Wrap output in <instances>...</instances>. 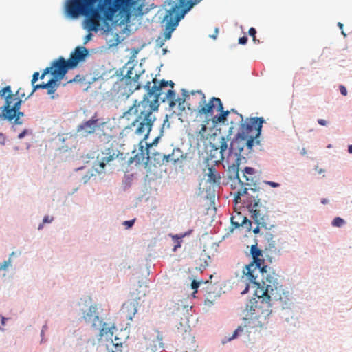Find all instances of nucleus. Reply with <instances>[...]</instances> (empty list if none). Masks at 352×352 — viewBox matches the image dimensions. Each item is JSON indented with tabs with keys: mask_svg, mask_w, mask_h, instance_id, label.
<instances>
[{
	"mask_svg": "<svg viewBox=\"0 0 352 352\" xmlns=\"http://www.w3.org/2000/svg\"><path fill=\"white\" fill-rule=\"evenodd\" d=\"M256 298L247 303L243 311L246 326L250 328H264L269 323L272 313V305L282 309H291L294 305L293 297L289 291L283 288L277 282L276 274L266 275L263 280L255 285Z\"/></svg>",
	"mask_w": 352,
	"mask_h": 352,
	"instance_id": "obj_1",
	"label": "nucleus"
},
{
	"mask_svg": "<svg viewBox=\"0 0 352 352\" xmlns=\"http://www.w3.org/2000/svg\"><path fill=\"white\" fill-rule=\"evenodd\" d=\"M168 82L164 80L159 81L156 78H153L151 82L148 81L144 86L146 94L142 100H135L133 105L124 114V117L128 120H130L131 116H135L131 122L132 130L143 140L147 139L151 131L155 120L153 113L158 110L160 100L162 102L167 100L170 109L175 111L177 106L175 93L172 89L167 88Z\"/></svg>",
	"mask_w": 352,
	"mask_h": 352,
	"instance_id": "obj_2",
	"label": "nucleus"
},
{
	"mask_svg": "<svg viewBox=\"0 0 352 352\" xmlns=\"http://www.w3.org/2000/svg\"><path fill=\"white\" fill-rule=\"evenodd\" d=\"M132 4L133 0H67L65 12L72 19L84 16L83 28L97 32L102 21H111L118 11L128 12Z\"/></svg>",
	"mask_w": 352,
	"mask_h": 352,
	"instance_id": "obj_3",
	"label": "nucleus"
},
{
	"mask_svg": "<svg viewBox=\"0 0 352 352\" xmlns=\"http://www.w3.org/2000/svg\"><path fill=\"white\" fill-rule=\"evenodd\" d=\"M253 261L249 265L245 266L243 273L246 278L254 285L258 283L257 278L258 274H261V280H263L266 275H273L274 272L267 271V266L265 265V261L263 258L262 251L257 247V245H252L250 250Z\"/></svg>",
	"mask_w": 352,
	"mask_h": 352,
	"instance_id": "obj_4",
	"label": "nucleus"
},
{
	"mask_svg": "<svg viewBox=\"0 0 352 352\" xmlns=\"http://www.w3.org/2000/svg\"><path fill=\"white\" fill-rule=\"evenodd\" d=\"M264 122L265 120L262 117L247 118L245 122L241 124L238 133L248 140L250 146L260 145L259 138Z\"/></svg>",
	"mask_w": 352,
	"mask_h": 352,
	"instance_id": "obj_5",
	"label": "nucleus"
},
{
	"mask_svg": "<svg viewBox=\"0 0 352 352\" xmlns=\"http://www.w3.org/2000/svg\"><path fill=\"white\" fill-rule=\"evenodd\" d=\"M22 100L15 94H9L6 98V104L0 106L1 113L0 120L12 121L14 120L16 124H21L20 118L24 116V113L20 111Z\"/></svg>",
	"mask_w": 352,
	"mask_h": 352,
	"instance_id": "obj_6",
	"label": "nucleus"
},
{
	"mask_svg": "<svg viewBox=\"0 0 352 352\" xmlns=\"http://www.w3.org/2000/svg\"><path fill=\"white\" fill-rule=\"evenodd\" d=\"M132 72L129 71L127 74L118 80L113 87V90L118 98H127L136 89L140 88L138 79L139 75L135 74L132 76Z\"/></svg>",
	"mask_w": 352,
	"mask_h": 352,
	"instance_id": "obj_7",
	"label": "nucleus"
},
{
	"mask_svg": "<svg viewBox=\"0 0 352 352\" xmlns=\"http://www.w3.org/2000/svg\"><path fill=\"white\" fill-rule=\"evenodd\" d=\"M183 98H177V107L180 114L182 111H185V102L188 103V109L190 111H198L201 104L204 102L206 98L205 94L201 91H192L190 94L185 90L183 91Z\"/></svg>",
	"mask_w": 352,
	"mask_h": 352,
	"instance_id": "obj_8",
	"label": "nucleus"
},
{
	"mask_svg": "<svg viewBox=\"0 0 352 352\" xmlns=\"http://www.w3.org/2000/svg\"><path fill=\"white\" fill-rule=\"evenodd\" d=\"M247 208L251 213V217L254 219L258 226L254 229L253 232L256 234L259 232V227H263L267 228L269 223H267L268 217L263 214L261 210L258 208L260 204V199L258 197L252 195L248 197L247 200Z\"/></svg>",
	"mask_w": 352,
	"mask_h": 352,
	"instance_id": "obj_9",
	"label": "nucleus"
},
{
	"mask_svg": "<svg viewBox=\"0 0 352 352\" xmlns=\"http://www.w3.org/2000/svg\"><path fill=\"white\" fill-rule=\"evenodd\" d=\"M170 8L167 10L166 14L164 16L166 21V28L164 32V40L166 41L170 38L172 32L177 26L179 21L186 14L179 8H175V6L169 1Z\"/></svg>",
	"mask_w": 352,
	"mask_h": 352,
	"instance_id": "obj_10",
	"label": "nucleus"
},
{
	"mask_svg": "<svg viewBox=\"0 0 352 352\" xmlns=\"http://www.w3.org/2000/svg\"><path fill=\"white\" fill-rule=\"evenodd\" d=\"M254 146V145L250 146L248 144V140L238 133L230 142L228 153L229 155L237 156V160H239L240 157H244V155L250 153L252 151Z\"/></svg>",
	"mask_w": 352,
	"mask_h": 352,
	"instance_id": "obj_11",
	"label": "nucleus"
},
{
	"mask_svg": "<svg viewBox=\"0 0 352 352\" xmlns=\"http://www.w3.org/2000/svg\"><path fill=\"white\" fill-rule=\"evenodd\" d=\"M100 120L95 114L92 118L82 124H79L77 127L76 131L79 136L86 138L90 135L94 134L96 131Z\"/></svg>",
	"mask_w": 352,
	"mask_h": 352,
	"instance_id": "obj_12",
	"label": "nucleus"
},
{
	"mask_svg": "<svg viewBox=\"0 0 352 352\" xmlns=\"http://www.w3.org/2000/svg\"><path fill=\"white\" fill-rule=\"evenodd\" d=\"M68 63L63 57H60L52 62L50 67H52L51 74L54 78L58 80H61L68 69H72Z\"/></svg>",
	"mask_w": 352,
	"mask_h": 352,
	"instance_id": "obj_13",
	"label": "nucleus"
},
{
	"mask_svg": "<svg viewBox=\"0 0 352 352\" xmlns=\"http://www.w3.org/2000/svg\"><path fill=\"white\" fill-rule=\"evenodd\" d=\"M96 133L100 142L104 144L109 143L114 138L112 127L109 122L99 121Z\"/></svg>",
	"mask_w": 352,
	"mask_h": 352,
	"instance_id": "obj_14",
	"label": "nucleus"
},
{
	"mask_svg": "<svg viewBox=\"0 0 352 352\" xmlns=\"http://www.w3.org/2000/svg\"><path fill=\"white\" fill-rule=\"evenodd\" d=\"M215 107H217V111H222L223 104L220 98L212 97L208 102H206L205 98L204 102L201 104L200 107L198 109L197 113L199 115L211 116Z\"/></svg>",
	"mask_w": 352,
	"mask_h": 352,
	"instance_id": "obj_15",
	"label": "nucleus"
},
{
	"mask_svg": "<svg viewBox=\"0 0 352 352\" xmlns=\"http://www.w3.org/2000/svg\"><path fill=\"white\" fill-rule=\"evenodd\" d=\"M82 318L86 323L91 324L92 327L96 329H99L102 325V320L98 316L96 305L90 306L87 311L84 312Z\"/></svg>",
	"mask_w": 352,
	"mask_h": 352,
	"instance_id": "obj_16",
	"label": "nucleus"
},
{
	"mask_svg": "<svg viewBox=\"0 0 352 352\" xmlns=\"http://www.w3.org/2000/svg\"><path fill=\"white\" fill-rule=\"evenodd\" d=\"M254 174L255 170L253 168L245 167L243 173L242 178H241L239 174V169L236 168V176L242 186H254Z\"/></svg>",
	"mask_w": 352,
	"mask_h": 352,
	"instance_id": "obj_17",
	"label": "nucleus"
},
{
	"mask_svg": "<svg viewBox=\"0 0 352 352\" xmlns=\"http://www.w3.org/2000/svg\"><path fill=\"white\" fill-rule=\"evenodd\" d=\"M88 54V50L85 47H77L73 52L71 53L69 58L67 60L71 68L76 67L78 64L82 61Z\"/></svg>",
	"mask_w": 352,
	"mask_h": 352,
	"instance_id": "obj_18",
	"label": "nucleus"
},
{
	"mask_svg": "<svg viewBox=\"0 0 352 352\" xmlns=\"http://www.w3.org/2000/svg\"><path fill=\"white\" fill-rule=\"evenodd\" d=\"M231 224L233 229L243 226L250 230L252 226L251 221L248 220L246 217L243 216L241 212H238L231 217Z\"/></svg>",
	"mask_w": 352,
	"mask_h": 352,
	"instance_id": "obj_19",
	"label": "nucleus"
},
{
	"mask_svg": "<svg viewBox=\"0 0 352 352\" xmlns=\"http://www.w3.org/2000/svg\"><path fill=\"white\" fill-rule=\"evenodd\" d=\"M107 152L104 153L105 155L102 157L101 161H100L98 164L100 168L98 169L96 168V170L98 173H102L105 166L110 162L114 160L117 157H118V155H116L113 149L109 148L107 150Z\"/></svg>",
	"mask_w": 352,
	"mask_h": 352,
	"instance_id": "obj_20",
	"label": "nucleus"
},
{
	"mask_svg": "<svg viewBox=\"0 0 352 352\" xmlns=\"http://www.w3.org/2000/svg\"><path fill=\"white\" fill-rule=\"evenodd\" d=\"M210 134L208 133V128L206 124H201V128L195 133V138L197 144H206Z\"/></svg>",
	"mask_w": 352,
	"mask_h": 352,
	"instance_id": "obj_21",
	"label": "nucleus"
},
{
	"mask_svg": "<svg viewBox=\"0 0 352 352\" xmlns=\"http://www.w3.org/2000/svg\"><path fill=\"white\" fill-rule=\"evenodd\" d=\"M183 155L180 149H173L171 154L164 155V160L166 162H172L175 164L179 161L180 158H182Z\"/></svg>",
	"mask_w": 352,
	"mask_h": 352,
	"instance_id": "obj_22",
	"label": "nucleus"
},
{
	"mask_svg": "<svg viewBox=\"0 0 352 352\" xmlns=\"http://www.w3.org/2000/svg\"><path fill=\"white\" fill-rule=\"evenodd\" d=\"M146 154V153L143 149V146H141L140 152L136 153L133 157H131L128 160V164H131L132 163L135 162L137 164H140L144 162V160L146 158L145 157Z\"/></svg>",
	"mask_w": 352,
	"mask_h": 352,
	"instance_id": "obj_23",
	"label": "nucleus"
},
{
	"mask_svg": "<svg viewBox=\"0 0 352 352\" xmlns=\"http://www.w3.org/2000/svg\"><path fill=\"white\" fill-rule=\"evenodd\" d=\"M208 176V181L214 184L219 183L221 180L220 175L216 171L214 167H209L208 171L206 173Z\"/></svg>",
	"mask_w": 352,
	"mask_h": 352,
	"instance_id": "obj_24",
	"label": "nucleus"
},
{
	"mask_svg": "<svg viewBox=\"0 0 352 352\" xmlns=\"http://www.w3.org/2000/svg\"><path fill=\"white\" fill-rule=\"evenodd\" d=\"M9 94H14L11 90L10 86H6L0 90V104L3 101L6 104V98Z\"/></svg>",
	"mask_w": 352,
	"mask_h": 352,
	"instance_id": "obj_25",
	"label": "nucleus"
},
{
	"mask_svg": "<svg viewBox=\"0 0 352 352\" xmlns=\"http://www.w3.org/2000/svg\"><path fill=\"white\" fill-rule=\"evenodd\" d=\"M58 80L55 78H52L46 84H50L49 87H46L45 89H47L48 94H52L56 90V87L58 84L56 83Z\"/></svg>",
	"mask_w": 352,
	"mask_h": 352,
	"instance_id": "obj_26",
	"label": "nucleus"
},
{
	"mask_svg": "<svg viewBox=\"0 0 352 352\" xmlns=\"http://www.w3.org/2000/svg\"><path fill=\"white\" fill-rule=\"evenodd\" d=\"M106 325L107 324L105 323H103L102 322V325L98 329H100V332H99V337H100V338L99 339H100L104 335H107L109 333L111 336L113 335V332L111 331V329L109 327H107Z\"/></svg>",
	"mask_w": 352,
	"mask_h": 352,
	"instance_id": "obj_27",
	"label": "nucleus"
},
{
	"mask_svg": "<svg viewBox=\"0 0 352 352\" xmlns=\"http://www.w3.org/2000/svg\"><path fill=\"white\" fill-rule=\"evenodd\" d=\"M219 143H220V144H219L220 153H221V155L223 156L224 153L228 148V140H226V138L225 137H221Z\"/></svg>",
	"mask_w": 352,
	"mask_h": 352,
	"instance_id": "obj_28",
	"label": "nucleus"
},
{
	"mask_svg": "<svg viewBox=\"0 0 352 352\" xmlns=\"http://www.w3.org/2000/svg\"><path fill=\"white\" fill-rule=\"evenodd\" d=\"M331 224L334 227H342L344 224V220L340 217H336Z\"/></svg>",
	"mask_w": 352,
	"mask_h": 352,
	"instance_id": "obj_29",
	"label": "nucleus"
},
{
	"mask_svg": "<svg viewBox=\"0 0 352 352\" xmlns=\"http://www.w3.org/2000/svg\"><path fill=\"white\" fill-rule=\"evenodd\" d=\"M213 122L214 123H221V122H225V121L226 120V118H224V116L222 115L221 113H220L219 116H215L214 118H213Z\"/></svg>",
	"mask_w": 352,
	"mask_h": 352,
	"instance_id": "obj_30",
	"label": "nucleus"
},
{
	"mask_svg": "<svg viewBox=\"0 0 352 352\" xmlns=\"http://www.w3.org/2000/svg\"><path fill=\"white\" fill-rule=\"evenodd\" d=\"M11 264V258H9L8 261L0 263V271L6 270Z\"/></svg>",
	"mask_w": 352,
	"mask_h": 352,
	"instance_id": "obj_31",
	"label": "nucleus"
},
{
	"mask_svg": "<svg viewBox=\"0 0 352 352\" xmlns=\"http://www.w3.org/2000/svg\"><path fill=\"white\" fill-rule=\"evenodd\" d=\"M243 331V328L241 326H239L237 329L234 331L233 335L230 337L228 340L236 338L238 335Z\"/></svg>",
	"mask_w": 352,
	"mask_h": 352,
	"instance_id": "obj_32",
	"label": "nucleus"
},
{
	"mask_svg": "<svg viewBox=\"0 0 352 352\" xmlns=\"http://www.w3.org/2000/svg\"><path fill=\"white\" fill-rule=\"evenodd\" d=\"M50 84H45V83H43V84H38V85H33V89H32V93L30 94V95H32L36 90L38 89H45L46 87H49Z\"/></svg>",
	"mask_w": 352,
	"mask_h": 352,
	"instance_id": "obj_33",
	"label": "nucleus"
},
{
	"mask_svg": "<svg viewBox=\"0 0 352 352\" xmlns=\"http://www.w3.org/2000/svg\"><path fill=\"white\" fill-rule=\"evenodd\" d=\"M248 32H249V34L252 37L253 41L255 42L256 41V29L254 28H250Z\"/></svg>",
	"mask_w": 352,
	"mask_h": 352,
	"instance_id": "obj_34",
	"label": "nucleus"
},
{
	"mask_svg": "<svg viewBox=\"0 0 352 352\" xmlns=\"http://www.w3.org/2000/svg\"><path fill=\"white\" fill-rule=\"evenodd\" d=\"M38 78H39V72H34V74L32 75V78L31 80V83L32 85H34L35 84V82L38 80Z\"/></svg>",
	"mask_w": 352,
	"mask_h": 352,
	"instance_id": "obj_35",
	"label": "nucleus"
},
{
	"mask_svg": "<svg viewBox=\"0 0 352 352\" xmlns=\"http://www.w3.org/2000/svg\"><path fill=\"white\" fill-rule=\"evenodd\" d=\"M51 70H52V67H46V68L43 70V73L41 74V76H39V78H40L41 79H43V78H45V76L47 74H49L50 72H51Z\"/></svg>",
	"mask_w": 352,
	"mask_h": 352,
	"instance_id": "obj_36",
	"label": "nucleus"
},
{
	"mask_svg": "<svg viewBox=\"0 0 352 352\" xmlns=\"http://www.w3.org/2000/svg\"><path fill=\"white\" fill-rule=\"evenodd\" d=\"M135 223V219L130 220V221H125L123 223V225L126 226V228H131Z\"/></svg>",
	"mask_w": 352,
	"mask_h": 352,
	"instance_id": "obj_37",
	"label": "nucleus"
},
{
	"mask_svg": "<svg viewBox=\"0 0 352 352\" xmlns=\"http://www.w3.org/2000/svg\"><path fill=\"white\" fill-rule=\"evenodd\" d=\"M248 188H246V187H244L243 188H241L239 192H238V197L239 196H243L244 195H249L248 192Z\"/></svg>",
	"mask_w": 352,
	"mask_h": 352,
	"instance_id": "obj_38",
	"label": "nucleus"
},
{
	"mask_svg": "<svg viewBox=\"0 0 352 352\" xmlns=\"http://www.w3.org/2000/svg\"><path fill=\"white\" fill-rule=\"evenodd\" d=\"M199 284H200V283H199V282H197V280H193L192 281V283H191V287H192V289H195V292H197V288L199 287Z\"/></svg>",
	"mask_w": 352,
	"mask_h": 352,
	"instance_id": "obj_39",
	"label": "nucleus"
},
{
	"mask_svg": "<svg viewBox=\"0 0 352 352\" xmlns=\"http://www.w3.org/2000/svg\"><path fill=\"white\" fill-rule=\"evenodd\" d=\"M113 345L114 346L116 350L115 351H112V352H121L122 350H121V348L122 347V344H118V343H116V344H113Z\"/></svg>",
	"mask_w": 352,
	"mask_h": 352,
	"instance_id": "obj_40",
	"label": "nucleus"
},
{
	"mask_svg": "<svg viewBox=\"0 0 352 352\" xmlns=\"http://www.w3.org/2000/svg\"><path fill=\"white\" fill-rule=\"evenodd\" d=\"M339 89L342 95L344 96L347 95L346 88L344 85H340Z\"/></svg>",
	"mask_w": 352,
	"mask_h": 352,
	"instance_id": "obj_41",
	"label": "nucleus"
},
{
	"mask_svg": "<svg viewBox=\"0 0 352 352\" xmlns=\"http://www.w3.org/2000/svg\"><path fill=\"white\" fill-rule=\"evenodd\" d=\"M191 232H192V230H190L188 232H186V233H185L184 234H183L182 236L173 235V236H172V238L173 239H181L182 237H184L185 236L190 234Z\"/></svg>",
	"mask_w": 352,
	"mask_h": 352,
	"instance_id": "obj_42",
	"label": "nucleus"
},
{
	"mask_svg": "<svg viewBox=\"0 0 352 352\" xmlns=\"http://www.w3.org/2000/svg\"><path fill=\"white\" fill-rule=\"evenodd\" d=\"M53 221V217H50L49 216L44 217L43 219V223H51Z\"/></svg>",
	"mask_w": 352,
	"mask_h": 352,
	"instance_id": "obj_43",
	"label": "nucleus"
},
{
	"mask_svg": "<svg viewBox=\"0 0 352 352\" xmlns=\"http://www.w3.org/2000/svg\"><path fill=\"white\" fill-rule=\"evenodd\" d=\"M248 41V38L246 36L240 37L239 39V43L241 45H245Z\"/></svg>",
	"mask_w": 352,
	"mask_h": 352,
	"instance_id": "obj_44",
	"label": "nucleus"
},
{
	"mask_svg": "<svg viewBox=\"0 0 352 352\" xmlns=\"http://www.w3.org/2000/svg\"><path fill=\"white\" fill-rule=\"evenodd\" d=\"M266 184L273 188H277L280 186V184L274 182H266Z\"/></svg>",
	"mask_w": 352,
	"mask_h": 352,
	"instance_id": "obj_45",
	"label": "nucleus"
},
{
	"mask_svg": "<svg viewBox=\"0 0 352 352\" xmlns=\"http://www.w3.org/2000/svg\"><path fill=\"white\" fill-rule=\"evenodd\" d=\"M92 34L91 33V32H89V33L85 36L84 40V43H87L88 41H89L91 39V37H92Z\"/></svg>",
	"mask_w": 352,
	"mask_h": 352,
	"instance_id": "obj_46",
	"label": "nucleus"
},
{
	"mask_svg": "<svg viewBox=\"0 0 352 352\" xmlns=\"http://www.w3.org/2000/svg\"><path fill=\"white\" fill-rule=\"evenodd\" d=\"M318 123L321 126H326L327 124V122L323 119H318Z\"/></svg>",
	"mask_w": 352,
	"mask_h": 352,
	"instance_id": "obj_47",
	"label": "nucleus"
},
{
	"mask_svg": "<svg viewBox=\"0 0 352 352\" xmlns=\"http://www.w3.org/2000/svg\"><path fill=\"white\" fill-rule=\"evenodd\" d=\"M221 112V113L222 115L224 116V118H226V120L227 119V116H228V114L230 113V111L227 110V111H223V109H222V111H219Z\"/></svg>",
	"mask_w": 352,
	"mask_h": 352,
	"instance_id": "obj_48",
	"label": "nucleus"
},
{
	"mask_svg": "<svg viewBox=\"0 0 352 352\" xmlns=\"http://www.w3.org/2000/svg\"><path fill=\"white\" fill-rule=\"evenodd\" d=\"M218 32H219V29L217 28H216L215 30H214V33H213V34L210 35V36L211 38H212L213 39H216L217 36V34H218Z\"/></svg>",
	"mask_w": 352,
	"mask_h": 352,
	"instance_id": "obj_49",
	"label": "nucleus"
},
{
	"mask_svg": "<svg viewBox=\"0 0 352 352\" xmlns=\"http://www.w3.org/2000/svg\"><path fill=\"white\" fill-rule=\"evenodd\" d=\"M15 95L20 98V96L23 97L24 94L23 92H21V89H19Z\"/></svg>",
	"mask_w": 352,
	"mask_h": 352,
	"instance_id": "obj_50",
	"label": "nucleus"
},
{
	"mask_svg": "<svg viewBox=\"0 0 352 352\" xmlns=\"http://www.w3.org/2000/svg\"><path fill=\"white\" fill-rule=\"evenodd\" d=\"M26 134V131L24 130L23 132H21V133L19 134L18 135V138L19 139H22Z\"/></svg>",
	"mask_w": 352,
	"mask_h": 352,
	"instance_id": "obj_51",
	"label": "nucleus"
},
{
	"mask_svg": "<svg viewBox=\"0 0 352 352\" xmlns=\"http://www.w3.org/2000/svg\"><path fill=\"white\" fill-rule=\"evenodd\" d=\"M4 140H5V138L3 137V133H0V142L3 144Z\"/></svg>",
	"mask_w": 352,
	"mask_h": 352,
	"instance_id": "obj_52",
	"label": "nucleus"
},
{
	"mask_svg": "<svg viewBox=\"0 0 352 352\" xmlns=\"http://www.w3.org/2000/svg\"><path fill=\"white\" fill-rule=\"evenodd\" d=\"M168 85H169L171 87V89H173V86H174V82L173 81H171V80L168 81Z\"/></svg>",
	"mask_w": 352,
	"mask_h": 352,
	"instance_id": "obj_53",
	"label": "nucleus"
},
{
	"mask_svg": "<svg viewBox=\"0 0 352 352\" xmlns=\"http://www.w3.org/2000/svg\"><path fill=\"white\" fill-rule=\"evenodd\" d=\"M321 203H322V204H327V203H328V200H327V199H322L321 200Z\"/></svg>",
	"mask_w": 352,
	"mask_h": 352,
	"instance_id": "obj_54",
	"label": "nucleus"
},
{
	"mask_svg": "<svg viewBox=\"0 0 352 352\" xmlns=\"http://www.w3.org/2000/svg\"><path fill=\"white\" fill-rule=\"evenodd\" d=\"M348 151L349 153H352V145H349L348 147Z\"/></svg>",
	"mask_w": 352,
	"mask_h": 352,
	"instance_id": "obj_55",
	"label": "nucleus"
},
{
	"mask_svg": "<svg viewBox=\"0 0 352 352\" xmlns=\"http://www.w3.org/2000/svg\"><path fill=\"white\" fill-rule=\"evenodd\" d=\"M338 25L339 26V28H340V29H342V28H343V24H342V23H341L340 22H339V23H338Z\"/></svg>",
	"mask_w": 352,
	"mask_h": 352,
	"instance_id": "obj_56",
	"label": "nucleus"
},
{
	"mask_svg": "<svg viewBox=\"0 0 352 352\" xmlns=\"http://www.w3.org/2000/svg\"><path fill=\"white\" fill-rule=\"evenodd\" d=\"M248 286H247V287H246V288L245 289V290H244V291H243V292H241V294H245V293H246V292H248Z\"/></svg>",
	"mask_w": 352,
	"mask_h": 352,
	"instance_id": "obj_57",
	"label": "nucleus"
},
{
	"mask_svg": "<svg viewBox=\"0 0 352 352\" xmlns=\"http://www.w3.org/2000/svg\"><path fill=\"white\" fill-rule=\"evenodd\" d=\"M43 223H41V224L39 225L38 230H41V229L43 228Z\"/></svg>",
	"mask_w": 352,
	"mask_h": 352,
	"instance_id": "obj_58",
	"label": "nucleus"
},
{
	"mask_svg": "<svg viewBox=\"0 0 352 352\" xmlns=\"http://www.w3.org/2000/svg\"><path fill=\"white\" fill-rule=\"evenodd\" d=\"M250 190H252L254 192H255V190H254V188H250Z\"/></svg>",
	"mask_w": 352,
	"mask_h": 352,
	"instance_id": "obj_59",
	"label": "nucleus"
},
{
	"mask_svg": "<svg viewBox=\"0 0 352 352\" xmlns=\"http://www.w3.org/2000/svg\"><path fill=\"white\" fill-rule=\"evenodd\" d=\"M342 34L344 36H346V34H344V32L343 31H342Z\"/></svg>",
	"mask_w": 352,
	"mask_h": 352,
	"instance_id": "obj_60",
	"label": "nucleus"
},
{
	"mask_svg": "<svg viewBox=\"0 0 352 352\" xmlns=\"http://www.w3.org/2000/svg\"><path fill=\"white\" fill-rule=\"evenodd\" d=\"M163 45H164V43H162L160 44V47H162Z\"/></svg>",
	"mask_w": 352,
	"mask_h": 352,
	"instance_id": "obj_61",
	"label": "nucleus"
},
{
	"mask_svg": "<svg viewBox=\"0 0 352 352\" xmlns=\"http://www.w3.org/2000/svg\"><path fill=\"white\" fill-rule=\"evenodd\" d=\"M232 112H236L234 109L231 110Z\"/></svg>",
	"mask_w": 352,
	"mask_h": 352,
	"instance_id": "obj_62",
	"label": "nucleus"
}]
</instances>
